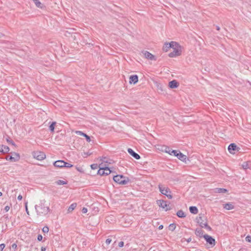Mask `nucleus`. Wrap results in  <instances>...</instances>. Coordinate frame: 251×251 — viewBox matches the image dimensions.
I'll use <instances>...</instances> for the list:
<instances>
[{"mask_svg":"<svg viewBox=\"0 0 251 251\" xmlns=\"http://www.w3.org/2000/svg\"><path fill=\"white\" fill-rule=\"evenodd\" d=\"M46 202L45 200H41L39 205L35 206L37 215L39 216L46 215L49 213L50 208L48 205L46 204Z\"/></svg>","mask_w":251,"mask_h":251,"instance_id":"1","label":"nucleus"},{"mask_svg":"<svg viewBox=\"0 0 251 251\" xmlns=\"http://www.w3.org/2000/svg\"><path fill=\"white\" fill-rule=\"evenodd\" d=\"M172 48L173 49V51L169 54L170 57H174L181 54V47L178 43L176 42V45H173Z\"/></svg>","mask_w":251,"mask_h":251,"instance_id":"2","label":"nucleus"},{"mask_svg":"<svg viewBox=\"0 0 251 251\" xmlns=\"http://www.w3.org/2000/svg\"><path fill=\"white\" fill-rule=\"evenodd\" d=\"M113 180L116 182L123 185L126 184L129 181L128 178H126L122 175H116L114 176Z\"/></svg>","mask_w":251,"mask_h":251,"instance_id":"3","label":"nucleus"},{"mask_svg":"<svg viewBox=\"0 0 251 251\" xmlns=\"http://www.w3.org/2000/svg\"><path fill=\"white\" fill-rule=\"evenodd\" d=\"M160 192L163 195L166 196L169 199H171L173 196L171 194V191L168 187H165L162 185H159L158 186Z\"/></svg>","mask_w":251,"mask_h":251,"instance_id":"4","label":"nucleus"},{"mask_svg":"<svg viewBox=\"0 0 251 251\" xmlns=\"http://www.w3.org/2000/svg\"><path fill=\"white\" fill-rule=\"evenodd\" d=\"M172 153H173V154L174 156L177 157V158L180 160L181 161H182L185 162H186V159H187L186 156L182 153L180 151L172 150Z\"/></svg>","mask_w":251,"mask_h":251,"instance_id":"5","label":"nucleus"},{"mask_svg":"<svg viewBox=\"0 0 251 251\" xmlns=\"http://www.w3.org/2000/svg\"><path fill=\"white\" fill-rule=\"evenodd\" d=\"M33 156L34 158L38 160H42L46 157L45 154L42 151H37L33 152Z\"/></svg>","mask_w":251,"mask_h":251,"instance_id":"6","label":"nucleus"},{"mask_svg":"<svg viewBox=\"0 0 251 251\" xmlns=\"http://www.w3.org/2000/svg\"><path fill=\"white\" fill-rule=\"evenodd\" d=\"M197 222L199 224L200 226L202 227L207 222H206V218L203 215L200 214L199 217L196 218Z\"/></svg>","mask_w":251,"mask_h":251,"instance_id":"7","label":"nucleus"},{"mask_svg":"<svg viewBox=\"0 0 251 251\" xmlns=\"http://www.w3.org/2000/svg\"><path fill=\"white\" fill-rule=\"evenodd\" d=\"M157 203L160 207L164 209L165 211L170 209V208L168 207H169V205L167 203L166 201L163 200H158L157 201Z\"/></svg>","mask_w":251,"mask_h":251,"instance_id":"8","label":"nucleus"},{"mask_svg":"<svg viewBox=\"0 0 251 251\" xmlns=\"http://www.w3.org/2000/svg\"><path fill=\"white\" fill-rule=\"evenodd\" d=\"M203 238L205 239V240L208 243H209L212 246H214L215 245V240L211 236L207 234H205L203 235Z\"/></svg>","mask_w":251,"mask_h":251,"instance_id":"9","label":"nucleus"},{"mask_svg":"<svg viewBox=\"0 0 251 251\" xmlns=\"http://www.w3.org/2000/svg\"><path fill=\"white\" fill-rule=\"evenodd\" d=\"M20 159V155L19 154L14 153L13 156L7 155L6 157L7 160H10L13 162H15L19 160Z\"/></svg>","mask_w":251,"mask_h":251,"instance_id":"10","label":"nucleus"},{"mask_svg":"<svg viewBox=\"0 0 251 251\" xmlns=\"http://www.w3.org/2000/svg\"><path fill=\"white\" fill-rule=\"evenodd\" d=\"M144 57L150 60H156V58L154 55L148 51H144L142 52Z\"/></svg>","mask_w":251,"mask_h":251,"instance_id":"11","label":"nucleus"},{"mask_svg":"<svg viewBox=\"0 0 251 251\" xmlns=\"http://www.w3.org/2000/svg\"><path fill=\"white\" fill-rule=\"evenodd\" d=\"M53 165L55 167L63 168V167H64V166H65V165H66V162L64 161L63 160H59L55 161L53 163Z\"/></svg>","mask_w":251,"mask_h":251,"instance_id":"12","label":"nucleus"},{"mask_svg":"<svg viewBox=\"0 0 251 251\" xmlns=\"http://www.w3.org/2000/svg\"><path fill=\"white\" fill-rule=\"evenodd\" d=\"M173 45H176V42L172 41L169 43H165L163 47V50L167 51L169 49L173 47Z\"/></svg>","mask_w":251,"mask_h":251,"instance_id":"13","label":"nucleus"},{"mask_svg":"<svg viewBox=\"0 0 251 251\" xmlns=\"http://www.w3.org/2000/svg\"><path fill=\"white\" fill-rule=\"evenodd\" d=\"M127 151L131 156H132L135 159H139L140 158V156L138 153L134 152L131 149H128Z\"/></svg>","mask_w":251,"mask_h":251,"instance_id":"14","label":"nucleus"},{"mask_svg":"<svg viewBox=\"0 0 251 251\" xmlns=\"http://www.w3.org/2000/svg\"><path fill=\"white\" fill-rule=\"evenodd\" d=\"M138 81V77L137 75H132L129 77V83L136 84Z\"/></svg>","mask_w":251,"mask_h":251,"instance_id":"15","label":"nucleus"},{"mask_svg":"<svg viewBox=\"0 0 251 251\" xmlns=\"http://www.w3.org/2000/svg\"><path fill=\"white\" fill-rule=\"evenodd\" d=\"M100 169L98 170V174L100 176L105 175V172L104 171V164L103 163H101L99 165Z\"/></svg>","mask_w":251,"mask_h":251,"instance_id":"16","label":"nucleus"},{"mask_svg":"<svg viewBox=\"0 0 251 251\" xmlns=\"http://www.w3.org/2000/svg\"><path fill=\"white\" fill-rule=\"evenodd\" d=\"M237 146L234 143L230 144L228 147V150L230 153H233V151H235L236 149Z\"/></svg>","mask_w":251,"mask_h":251,"instance_id":"17","label":"nucleus"},{"mask_svg":"<svg viewBox=\"0 0 251 251\" xmlns=\"http://www.w3.org/2000/svg\"><path fill=\"white\" fill-rule=\"evenodd\" d=\"M214 192L215 193H225L227 190L225 188H216L214 189Z\"/></svg>","mask_w":251,"mask_h":251,"instance_id":"18","label":"nucleus"},{"mask_svg":"<svg viewBox=\"0 0 251 251\" xmlns=\"http://www.w3.org/2000/svg\"><path fill=\"white\" fill-rule=\"evenodd\" d=\"M178 86V83L175 80H172L169 82V86L171 88H177Z\"/></svg>","mask_w":251,"mask_h":251,"instance_id":"19","label":"nucleus"},{"mask_svg":"<svg viewBox=\"0 0 251 251\" xmlns=\"http://www.w3.org/2000/svg\"><path fill=\"white\" fill-rule=\"evenodd\" d=\"M242 167L244 169H251V162H245L242 164Z\"/></svg>","mask_w":251,"mask_h":251,"instance_id":"20","label":"nucleus"},{"mask_svg":"<svg viewBox=\"0 0 251 251\" xmlns=\"http://www.w3.org/2000/svg\"><path fill=\"white\" fill-rule=\"evenodd\" d=\"M224 208L226 210H231L234 208V206L231 203L229 202L224 204Z\"/></svg>","mask_w":251,"mask_h":251,"instance_id":"21","label":"nucleus"},{"mask_svg":"<svg viewBox=\"0 0 251 251\" xmlns=\"http://www.w3.org/2000/svg\"><path fill=\"white\" fill-rule=\"evenodd\" d=\"M195 233L197 236H199L200 237H203V231L200 229V228H197L196 230Z\"/></svg>","mask_w":251,"mask_h":251,"instance_id":"22","label":"nucleus"},{"mask_svg":"<svg viewBox=\"0 0 251 251\" xmlns=\"http://www.w3.org/2000/svg\"><path fill=\"white\" fill-rule=\"evenodd\" d=\"M189 210L191 213L194 214H196L198 213V209L196 206H190Z\"/></svg>","mask_w":251,"mask_h":251,"instance_id":"23","label":"nucleus"},{"mask_svg":"<svg viewBox=\"0 0 251 251\" xmlns=\"http://www.w3.org/2000/svg\"><path fill=\"white\" fill-rule=\"evenodd\" d=\"M104 171L105 172V175L106 176L110 174L112 172L109 168L105 164H104Z\"/></svg>","mask_w":251,"mask_h":251,"instance_id":"24","label":"nucleus"},{"mask_svg":"<svg viewBox=\"0 0 251 251\" xmlns=\"http://www.w3.org/2000/svg\"><path fill=\"white\" fill-rule=\"evenodd\" d=\"M176 215L179 218H184L186 215L182 210H178L176 213Z\"/></svg>","mask_w":251,"mask_h":251,"instance_id":"25","label":"nucleus"},{"mask_svg":"<svg viewBox=\"0 0 251 251\" xmlns=\"http://www.w3.org/2000/svg\"><path fill=\"white\" fill-rule=\"evenodd\" d=\"M76 206L75 203H72L68 208V211L69 212H72Z\"/></svg>","mask_w":251,"mask_h":251,"instance_id":"26","label":"nucleus"},{"mask_svg":"<svg viewBox=\"0 0 251 251\" xmlns=\"http://www.w3.org/2000/svg\"><path fill=\"white\" fill-rule=\"evenodd\" d=\"M35 3V4L36 5V6H37L38 7H42V4L39 1V0H33Z\"/></svg>","mask_w":251,"mask_h":251,"instance_id":"27","label":"nucleus"},{"mask_svg":"<svg viewBox=\"0 0 251 251\" xmlns=\"http://www.w3.org/2000/svg\"><path fill=\"white\" fill-rule=\"evenodd\" d=\"M176 227V225L175 224H171L169 226V230L171 231H174Z\"/></svg>","mask_w":251,"mask_h":251,"instance_id":"28","label":"nucleus"},{"mask_svg":"<svg viewBox=\"0 0 251 251\" xmlns=\"http://www.w3.org/2000/svg\"><path fill=\"white\" fill-rule=\"evenodd\" d=\"M58 185H64L67 184V181H65L62 180H59L56 182Z\"/></svg>","mask_w":251,"mask_h":251,"instance_id":"29","label":"nucleus"},{"mask_svg":"<svg viewBox=\"0 0 251 251\" xmlns=\"http://www.w3.org/2000/svg\"><path fill=\"white\" fill-rule=\"evenodd\" d=\"M172 151L169 147H166L165 149V152L168 153L170 155H172Z\"/></svg>","mask_w":251,"mask_h":251,"instance_id":"30","label":"nucleus"},{"mask_svg":"<svg viewBox=\"0 0 251 251\" xmlns=\"http://www.w3.org/2000/svg\"><path fill=\"white\" fill-rule=\"evenodd\" d=\"M49 227L47 226H44L42 228V231L45 233H48L49 232Z\"/></svg>","mask_w":251,"mask_h":251,"instance_id":"31","label":"nucleus"},{"mask_svg":"<svg viewBox=\"0 0 251 251\" xmlns=\"http://www.w3.org/2000/svg\"><path fill=\"white\" fill-rule=\"evenodd\" d=\"M202 227H204V228L207 229L208 230H211V227L207 225V223H205V224L204 225V226H203Z\"/></svg>","mask_w":251,"mask_h":251,"instance_id":"32","label":"nucleus"},{"mask_svg":"<svg viewBox=\"0 0 251 251\" xmlns=\"http://www.w3.org/2000/svg\"><path fill=\"white\" fill-rule=\"evenodd\" d=\"M75 133L78 135H81V136H85L86 135V134L82 132V131H75Z\"/></svg>","mask_w":251,"mask_h":251,"instance_id":"33","label":"nucleus"},{"mask_svg":"<svg viewBox=\"0 0 251 251\" xmlns=\"http://www.w3.org/2000/svg\"><path fill=\"white\" fill-rule=\"evenodd\" d=\"M3 149L4 150V151H3L2 152H7L9 151V148L7 146H3Z\"/></svg>","mask_w":251,"mask_h":251,"instance_id":"34","label":"nucleus"},{"mask_svg":"<svg viewBox=\"0 0 251 251\" xmlns=\"http://www.w3.org/2000/svg\"><path fill=\"white\" fill-rule=\"evenodd\" d=\"M91 167L92 169L95 170L97 169L98 165L97 164H93L91 165Z\"/></svg>","mask_w":251,"mask_h":251,"instance_id":"35","label":"nucleus"},{"mask_svg":"<svg viewBox=\"0 0 251 251\" xmlns=\"http://www.w3.org/2000/svg\"><path fill=\"white\" fill-rule=\"evenodd\" d=\"M246 241L248 242H251V236H249V235H248L246 238Z\"/></svg>","mask_w":251,"mask_h":251,"instance_id":"36","label":"nucleus"},{"mask_svg":"<svg viewBox=\"0 0 251 251\" xmlns=\"http://www.w3.org/2000/svg\"><path fill=\"white\" fill-rule=\"evenodd\" d=\"M7 142L9 143L10 144H11L12 145H13L14 146H15V144L12 140L7 139Z\"/></svg>","mask_w":251,"mask_h":251,"instance_id":"37","label":"nucleus"},{"mask_svg":"<svg viewBox=\"0 0 251 251\" xmlns=\"http://www.w3.org/2000/svg\"><path fill=\"white\" fill-rule=\"evenodd\" d=\"M84 137L86 138V141L88 142H90L91 141V139H90V136H89L88 135L86 134V135Z\"/></svg>","mask_w":251,"mask_h":251,"instance_id":"38","label":"nucleus"},{"mask_svg":"<svg viewBox=\"0 0 251 251\" xmlns=\"http://www.w3.org/2000/svg\"><path fill=\"white\" fill-rule=\"evenodd\" d=\"M5 248V244H1L0 245V251H2Z\"/></svg>","mask_w":251,"mask_h":251,"instance_id":"39","label":"nucleus"},{"mask_svg":"<svg viewBox=\"0 0 251 251\" xmlns=\"http://www.w3.org/2000/svg\"><path fill=\"white\" fill-rule=\"evenodd\" d=\"M43 239V237L41 234H39L37 236V239L38 241H41Z\"/></svg>","mask_w":251,"mask_h":251,"instance_id":"40","label":"nucleus"},{"mask_svg":"<svg viewBox=\"0 0 251 251\" xmlns=\"http://www.w3.org/2000/svg\"><path fill=\"white\" fill-rule=\"evenodd\" d=\"M100 160L103 162L108 163L107 159L105 157H102Z\"/></svg>","mask_w":251,"mask_h":251,"instance_id":"41","label":"nucleus"},{"mask_svg":"<svg viewBox=\"0 0 251 251\" xmlns=\"http://www.w3.org/2000/svg\"><path fill=\"white\" fill-rule=\"evenodd\" d=\"M111 242V239H110L109 238L107 239L105 241V243L107 245L110 244Z\"/></svg>","mask_w":251,"mask_h":251,"instance_id":"42","label":"nucleus"},{"mask_svg":"<svg viewBox=\"0 0 251 251\" xmlns=\"http://www.w3.org/2000/svg\"><path fill=\"white\" fill-rule=\"evenodd\" d=\"M72 167H73V165L69 164L67 162H66V165H65V166H64V167H66V168H71Z\"/></svg>","mask_w":251,"mask_h":251,"instance_id":"43","label":"nucleus"},{"mask_svg":"<svg viewBox=\"0 0 251 251\" xmlns=\"http://www.w3.org/2000/svg\"><path fill=\"white\" fill-rule=\"evenodd\" d=\"M124 243L123 241H121L119 243L118 246L119 247H123L124 246Z\"/></svg>","mask_w":251,"mask_h":251,"instance_id":"44","label":"nucleus"},{"mask_svg":"<svg viewBox=\"0 0 251 251\" xmlns=\"http://www.w3.org/2000/svg\"><path fill=\"white\" fill-rule=\"evenodd\" d=\"M87 212V209L85 207H83L82 209V212L83 213H86Z\"/></svg>","mask_w":251,"mask_h":251,"instance_id":"45","label":"nucleus"},{"mask_svg":"<svg viewBox=\"0 0 251 251\" xmlns=\"http://www.w3.org/2000/svg\"><path fill=\"white\" fill-rule=\"evenodd\" d=\"M56 123L55 122H50L49 124H50V126H55L56 125Z\"/></svg>","mask_w":251,"mask_h":251,"instance_id":"46","label":"nucleus"},{"mask_svg":"<svg viewBox=\"0 0 251 251\" xmlns=\"http://www.w3.org/2000/svg\"><path fill=\"white\" fill-rule=\"evenodd\" d=\"M49 127L50 130L53 132L54 131L55 126H49Z\"/></svg>","mask_w":251,"mask_h":251,"instance_id":"47","label":"nucleus"},{"mask_svg":"<svg viewBox=\"0 0 251 251\" xmlns=\"http://www.w3.org/2000/svg\"><path fill=\"white\" fill-rule=\"evenodd\" d=\"M17 247V246L16 244L14 243L12 245V248L13 249L15 250V249H16Z\"/></svg>","mask_w":251,"mask_h":251,"instance_id":"48","label":"nucleus"},{"mask_svg":"<svg viewBox=\"0 0 251 251\" xmlns=\"http://www.w3.org/2000/svg\"><path fill=\"white\" fill-rule=\"evenodd\" d=\"M10 209V207L8 206H6L5 207H4V210L6 211V212H7Z\"/></svg>","mask_w":251,"mask_h":251,"instance_id":"49","label":"nucleus"},{"mask_svg":"<svg viewBox=\"0 0 251 251\" xmlns=\"http://www.w3.org/2000/svg\"><path fill=\"white\" fill-rule=\"evenodd\" d=\"M25 210H26V213L29 215V211L28 210V208H27V202L25 203Z\"/></svg>","mask_w":251,"mask_h":251,"instance_id":"50","label":"nucleus"},{"mask_svg":"<svg viewBox=\"0 0 251 251\" xmlns=\"http://www.w3.org/2000/svg\"><path fill=\"white\" fill-rule=\"evenodd\" d=\"M22 198H23V197H22V196L21 195H19L18 196V198H17L18 200H19V201L22 200Z\"/></svg>","mask_w":251,"mask_h":251,"instance_id":"51","label":"nucleus"},{"mask_svg":"<svg viewBox=\"0 0 251 251\" xmlns=\"http://www.w3.org/2000/svg\"><path fill=\"white\" fill-rule=\"evenodd\" d=\"M3 146H0V152H3V151H4V150L3 149Z\"/></svg>","mask_w":251,"mask_h":251,"instance_id":"52","label":"nucleus"},{"mask_svg":"<svg viewBox=\"0 0 251 251\" xmlns=\"http://www.w3.org/2000/svg\"><path fill=\"white\" fill-rule=\"evenodd\" d=\"M163 228V225H160L158 227V229L161 230V229H162Z\"/></svg>","mask_w":251,"mask_h":251,"instance_id":"53","label":"nucleus"},{"mask_svg":"<svg viewBox=\"0 0 251 251\" xmlns=\"http://www.w3.org/2000/svg\"><path fill=\"white\" fill-rule=\"evenodd\" d=\"M41 250V251H46V248L44 247H42Z\"/></svg>","mask_w":251,"mask_h":251,"instance_id":"54","label":"nucleus"},{"mask_svg":"<svg viewBox=\"0 0 251 251\" xmlns=\"http://www.w3.org/2000/svg\"><path fill=\"white\" fill-rule=\"evenodd\" d=\"M216 28H217V29L218 30H219L220 29V27H219V26H217L216 27Z\"/></svg>","mask_w":251,"mask_h":251,"instance_id":"55","label":"nucleus"},{"mask_svg":"<svg viewBox=\"0 0 251 251\" xmlns=\"http://www.w3.org/2000/svg\"><path fill=\"white\" fill-rule=\"evenodd\" d=\"M191 240V238H189V239H188L187 240V242H190V241Z\"/></svg>","mask_w":251,"mask_h":251,"instance_id":"56","label":"nucleus"},{"mask_svg":"<svg viewBox=\"0 0 251 251\" xmlns=\"http://www.w3.org/2000/svg\"><path fill=\"white\" fill-rule=\"evenodd\" d=\"M2 195V193L0 192V197Z\"/></svg>","mask_w":251,"mask_h":251,"instance_id":"57","label":"nucleus"}]
</instances>
